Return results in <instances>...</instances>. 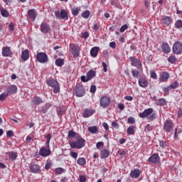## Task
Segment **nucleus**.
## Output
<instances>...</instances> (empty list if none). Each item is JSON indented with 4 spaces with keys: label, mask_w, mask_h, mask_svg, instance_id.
<instances>
[{
    "label": "nucleus",
    "mask_w": 182,
    "mask_h": 182,
    "mask_svg": "<svg viewBox=\"0 0 182 182\" xmlns=\"http://www.w3.org/2000/svg\"><path fill=\"white\" fill-rule=\"evenodd\" d=\"M175 28H176V29H181V28H182V21L181 20H177L175 22Z\"/></svg>",
    "instance_id": "a19ab883"
},
{
    "label": "nucleus",
    "mask_w": 182,
    "mask_h": 182,
    "mask_svg": "<svg viewBox=\"0 0 182 182\" xmlns=\"http://www.w3.org/2000/svg\"><path fill=\"white\" fill-rule=\"evenodd\" d=\"M102 67H103V70L106 73L107 72V65L105 62H102Z\"/></svg>",
    "instance_id": "052dcab7"
},
{
    "label": "nucleus",
    "mask_w": 182,
    "mask_h": 182,
    "mask_svg": "<svg viewBox=\"0 0 182 182\" xmlns=\"http://www.w3.org/2000/svg\"><path fill=\"white\" fill-rule=\"evenodd\" d=\"M29 168L31 172L34 173L35 174L41 173V166L38 164H31Z\"/></svg>",
    "instance_id": "dca6fc26"
},
{
    "label": "nucleus",
    "mask_w": 182,
    "mask_h": 182,
    "mask_svg": "<svg viewBox=\"0 0 182 182\" xmlns=\"http://www.w3.org/2000/svg\"><path fill=\"white\" fill-rule=\"evenodd\" d=\"M174 129V123L171 119H167L164 124V129L166 133H170Z\"/></svg>",
    "instance_id": "1a4fd4ad"
},
{
    "label": "nucleus",
    "mask_w": 182,
    "mask_h": 182,
    "mask_svg": "<svg viewBox=\"0 0 182 182\" xmlns=\"http://www.w3.org/2000/svg\"><path fill=\"white\" fill-rule=\"evenodd\" d=\"M70 157H72L73 159H74V160H76V159H77L78 154H77V152H75V151H71L70 152Z\"/></svg>",
    "instance_id": "c03bdc74"
},
{
    "label": "nucleus",
    "mask_w": 182,
    "mask_h": 182,
    "mask_svg": "<svg viewBox=\"0 0 182 182\" xmlns=\"http://www.w3.org/2000/svg\"><path fill=\"white\" fill-rule=\"evenodd\" d=\"M8 96H9V94L8 92H3L1 95H0V100L4 101L5 100V99H6V97H8Z\"/></svg>",
    "instance_id": "37998d69"
},
{
    "label": "nucleus",
    "mask_w": 182,
    "mask_h": 182,
    "mask_svg": "<svg viewBox=\"0 0 182 182\" xmlns=\"http://www.w3.org/2000/svg\"><path fill=\"white\" fill-rule=\"evenodd\" d=\"M167 101L164 98H160L156 101V106H166Z\"/></svg>",
    "instance_id": "2f4dec72"
},
{
    "label": "nucleus",
    "mask_w": 182,
    "mask_h": 182,
    "mask_svg": "<svg viewBox=\"0 0 182 182\" xmlns=\"http://www.w3.org/2000/svg\"><path fill=\"white\" fill-rule=\"evenodd\" d=\"M27 143H31V140H33V136H32V134L28 135L26 138Z\"/></svg>",
    "instance_id": "3c124183"
},
{
    "label": "nucleus",
    "mask_w": 182,
    "mask_h": 182,
    "mask_svg": "<svg viewBox=\"0 0 182 182\" xmlns=\"http://www.w3.org/2000/svg\"><path fill=\"white\" fill-rule=\"evenodd\" d=\"M6 154L9 156L11 160H16V157H18V154L14 151L7 152Z\"/></svg>",
    "instance_id": "473e14b6"
},
{
    "label": "nucleus",
    "mask_w": 182,
    "mask_h": 182,
    "mask_svg": "<svg viewBox=\"0 0 182 182\" xmlns=\"http://www.w3.org/2000/svg\"><path fill=\"white\" fill-rule=\"evenodd\" d=\"M76 141H69V144L71 149H80L82 147H85L86 145V140L82 137V136H78V137L75 138Z\"/></svg>",
    "instance_id": "f03ea898"
},
{
    "label": "nucleus",
    "mask_w": 182,
    "mask_h": 182,
    "mask_svg": "<svg viewBox=\"0 0 182 182\" xmlns=\"http://www.w3.org/2000/svg\"><path fill=\"white\" fill-rule=\"evenodd\" d=\"M0 11L1 16H4V18H8V16H9V11H8V10L4 8H0Z\"/></svg>",
    "instance_id": "e433bc0d"
},
{
    "label": "nucleus",
    "mask_w": 182,
    "mask_h": 182,
    "mask_svg": "<svg viewBox=\"0 0 182 182\" xmlns=\"http://www.w3.org/2000/svg\"><path fill=\"white\" fill-rule=\"evenodd\" d=\"M168 62H169V63H172V64L176 63V62H177V58H176V56H174V55H171L168 58Z\"/></svg>",
    "instance_id": "ea45409f"
},
{
    "label": "nucleus",
    "mask_w": 182,
    "mask_h": 182,
    "mask_svg": "<svg viewBox=\"0 0 182 182\" xmlns=\"http://www.w3.org/2000/svg\"><path fill=\"white\" fill-rule=\"evenodd\" d=\"M138 83L141 87H147L149 86V81L146 78H139Z\"/></svg>",
    "instance_id": "b1692460"
},
{
    "label": "nucleus",
    "mask_w": 182,
    "mask_h": 182,
    "mask_svg": "<svg viewBox=\"0 0 182 182\" xmlns=\"http://www.w3.org/2000/svg\"><path fill=\"white\" fill-rule=\"evenodd\" d=\"M27 15L30 18L32 19V21H35V19H36L38 13H36V11L35 9H30L28 11Z\"/></svg>",
    "instance_id": "412c9836"
},
{
    "label": "nucleus",
    "mask_w": 182,
    "mask_h": 182,
    "mask_svg": "<svg viewBox=\"0 0 182 182\" xmlns=\"http://www.w3.org/2000/svg\"><path fill=\"white\" fill-rule=\"evenodd\" d=\"M65 168H56L54 170V173H55V174H58V176H60V174H63V173H65Z\"/></svg>",
    "instance_id": "4c0bfd02"
},
{
    "label": "nucleus",
    "mask_w": 182,
    "mask_h": 182,
    "mask_svg": "<svg viewBox=\"0 0 182 182\" xmlns=\"http://www.w3.org/2000/svg\"><path fill=\"white\" fill-rule=\"evenodd\" d=\"M6 136L7 137H14V132L11 130L8 131L6 132Z\"/></svg>",
    "instance_id": "680f3d73"
},
{
    "label": "nucleus",
    "mask_w": 182,
    "mask_h": 182,
    "mask_svg": "<svg viewBox=\"0 0 182 182\" xmlns=\"http://www.w3.org/2000/svg\"><path fill=\"white\" fill-rule=\"evenodd\" d=\"M79 181L80 182H85L86 181V176H80Z\"/></svg>",
    "instance_id": "0e129e2a"
},
{
    "label": "nucleus",
    "mask_w": 182,
    "mask_h": 182,
    "mask_svg": "<svg viewBox=\"0 0 182 182\" xmlns=\"http://www.w3.org/2000/svg\"><path fill=\"white\" fill-rule=\"evenodd\" d=\"M40 29L43 33H49L50 32V26L46 22H43L41 24Z\"/></svg>",
    "instance_id": "4468645a"
},
{
    "label": "nucleus",
    "mask_w": 182,
    "mask_h": 182,
    "mask_svg": "<svg viewBox=\"0 0 182 182\" xmlns=\"http://www.w3.org/2000/svg\"><path fill=\"white\" fill-rule=\"evenodd\" d=\"M103 144H104L102 141L97 142L96 144L97 149H100V147H102Z\"/></svg>",
    "instance_id": "338daca9"
},
{
    "label": "nucleus",
    "mask_w": 182,
    "mask_h": 182,
    "mask_svg": "<svg viewBox=\"0 0 182 182\" xmlns=\"http://www.w3.org/2000/svg\"><path fill=\"white\" fill-rule=\"evenodd\" d=\"M65 110L61 108H58L57 109V113L58 114V116H60V117H62V116H63V114H65Z\"/></svg>",
    "instance_id": "a18cd8bd"
},
{
    "label": "nucleus",
    "mask_w": 182,
    "mask_h": 182,
    "mask_svg": "<svg viewBox=\"0 0 182 182\" xmlns=\"http://www.w3.org/2000/svg\"><path fill=\"white\" fill-rule=\"evenodd\" d=\"M36 60L39 62V63H48L49 62V58H48V55L45 53H38L36 55Z\"/></svg>",
    "instance_id": "6e6552de"
},
{
    "label": "nucleus",
    "mask_w": 182,
    "mask_h": 182,
    "mask_svg": "<svg viewBox=\"0 0 182 182\" xmlns=\"http://www.w3.org/2000/svg\"><path fill=\"white\" fill-rule=\"evenodd\" d=\"M129 61L131 62L132 66H134L135 68H137V69H140V68H141V61H140L136 57H129Z\"/></svg>",
    "instance_id": "ddd939ff"
},
{
    "label": "nucleus",
    "mask_w": 182,
    "mask_h": 182,
    "mask_svg": "<svg viewBox=\"0 0 182 182\" xmlns=\"http://www.w3.org/2000/svg\"><path fill=\"white\" fill-rule=\"evenodd\" d=\"M1 55L4 58H11V56L14 55V52H12L11 47L4 46L1 50Z\"/></svg>",
    "instance_id": "9d476101"
},
{
    "label": "nucleus",
    "mask_w": 182,
    "mask_h": 182,
    "mask_svg": "<svg viewBox=\"0 0 182 182\" xmlns=\"http://www.w3.org/2000/svg\"><path fill=\"white\" fill-rule=\"evenodd\" d=\"M87 76L90 80H92V79L96 76V72L93 70H90L87 73Z\"/></svg>",
    "instance_id": "72a5a7b5"
},
{
    "label": "nucleus",
    "mask_w": 182,
    "mask_h": 182,
    "mask_svg": "<svg viewBox=\"0 0 182 182\" xmlns=\"http://www.w3.org/2000/svg\"><path fill=\"white\" fill-rule=\"evenodd\" d=\"M161 22L163 23V25H166V26H168L170 23L173 22V19H171V17L170 16H164Z\"/></svg>",
    "instance_id": "5701e85b"
},
{
    "label": "nucleus",
    "mask_w": 182,
    "mask_h": 182,
    "mask_svg": "<svg viewBox=\"0 0 182 182\" xmlns=\"http://www.w3.org/2000/svg\"><path fill=\"white\" fill-rule=\"evenodd\" d=\"M21 59L23 60V62L28 60L29 59V50H25L22 51L21 53Z\"/></svg>",
    "instance_id": "bb28decb"
},
{
    "label": "nucleus",
    "mask_w": 182,
    "mask_h": 182,
    "mask_svg": "<svg viewBox=\"0 0 182 182\" xmlns=\"http://www.w3.org/2000/svg\"><path fill=\"white\" fill-rule=\"evenodd\" d=\"M161 49L162 51L164 52V53H170V52H171V48H170V46L168 45V43H163L161 44Z\"/></svg>",
    "instance_id": "4be33fe9"
},
{
    "label": "nucleus",
    "mask_w": 182,
    "mask_h": 182,
    "mask_svg": "<svg viewBox=\"0 0 182 182\" xmlns=\"http://www.w3.org/2000/svg\"><path fill=\"white\" fill-rule=\"evenodd\" d=\"M82 18H84V19H87L89 18V16H90V11L89 10H87L84 12L82 13Z\"/></svg>",
    "instance_id": "58836bf2"
},
{
    "label": "nucleus",
    "mask_w": 182,
    "mask_h": 182,
    "mask_svg": "<svg viewBox=\"0 0 182 182\" xmlns=\"http://www.w3.org/2000/svg\"><path fill=\"white\" fill-rule=\"evenodd\" d=\"M52 154V151H50V149H49V146H43L40 149L39 151V156H41V157H48L50 156Z\"/></svg>",
    "instance_id": "9b49d317"
},
{
    "label": "nucleus",
    "mask_w": 182,
    "mask_h": 182,
    "mask_svg": "<svg viewBox=\"0 0 182 182\" xmlns=\"http://www.w3.org/2000/svg\"><path fill=\"white\" fill-rule=\"evenodd\" d=\"M90 92L95 93L96 92V85H92L90 87Z\"/></svg>",
    "instance_id": "69168bd1"
},
{
    "label": "nucleus",
    "mask_w": 182,
    "mask_h": 182,
    "mask_svg": "<svg viewBox=\"0 0 182 182\" xmlns=\"http://www.w3.org/2000/svg\"><path fill=\"white\" fill-rule=\"evenodd\" d=\"M81 38H82L83 39H87V38H89V33L84 32L81 33Z\"/></svg>",
    "instance_id": "6e6d98bb"
},
{
    "label": "nucleus",
    "mask_w": 182,
    "mask_h": 182,
    "mask_svg": "<svg viewBox=\"0 0 182 182\" xmlns=\"http://www.w3.org/2000/svg\"><path fill=\"white\" fill-rule=\"evenodd\" d=\"M150 75H151V77H152V79H157V74L156 73V72L151 70L150 71Z\"/></svg>",
    "instance_id": "864d4df0"
},
{
    "label": "nucleus",
    "mask_w": 182,
    "mask_h": 182,
    "mask_svg": "<svg viewBox=\"0 0 182 182\" xmlns=\"http://www.w3.org/2000/svg\"><path fill=\"white\" fill-rule=\"evenodd\" d=\"M171 89H177L178 87L179 84L178 82L175 81L173 83L171 84L170 85Z\"/></svg>",
    "instance_id": "de8ad7c7"
},
{
    "label": "nucleus",
    "mask_w": 182,
    "mask_h": 182,
    "mask_svg": "<svg viewBox=\"0 0 182 182\" xmlns=\"http://www.w3.org/2000/svg\"><path fill=\"white\" fill-rule=\"evenodd\" d=\"M181 129H178V128H176L175 129V132H174V139H177V137H178V134H180V133H181Z\"/></svg>",
    "instance_id": "09e8293b"
},
{
    "label": "nucleus",
    "mask_w": 182,
    "mask_h": 182,
    "mask_svg": "<svg viewBox=\"0 0 182 182\" xmlns=\"http://www.w3.org/2000/svg\"><path fill=\"white\" fill-rule=\"evenodd\" d=\"M110 155V151L106 149H104L100 152L101 159H107Z\"/></svg>",
    "instance_id": "cd10ccee"
},
{
    "label": "nucleus",
    "mask_w": 182,
    "mask_h": 182,
    "mask_svg": "<svg viewBox=\"0 0 182 182\" xmlns=\"http://www.w3.org/2000/svg\"><path fill=\"white\" fill-rule=\"evenodd\" d=\"M102 127H104L105 131L109 132V124H107V123L103 122Z\"/></svg>",
    "instance_id": "bf43d9fd"
},
{
    "label": "nucleus",
    "mask_w": 182,
    "mask_h": 182,
    "mask_svg": "<svg viewBox=\"0 0 182 182\" xmlns=\"http://www.w3.org/2000/svg\"><path fill=\"white\" fill-rule=\"evenodd\" d=\"M130 177L132 178H139L140 177V169L136 168L131 171Z\"/></svg>",
    "instance_id": "aec40b11"
},
{
    "label": "nucleus",
    "mask_w": 182,
    "mask_h": 182,
    "mask_svg": "<svg viewBox=\"0 0 182 182\" xmlns=\"http://www.w3.org/2000/svg\"><path fill=\"white\" fill-rule=\"evenodd\" d=\"M80 79L81 81L84 82H89V80H90L87 76L86 77L85 75L81 76Z\"/></svg>",
    "instance_id": "603ef678"
},
{
    "label": "nucleus",
    "mask_w": 182,
    "mask_h": 182,
    "mask_svg": "<svg viewBox=\"0 0 182 182\" xmlns=\"http://www.w3.org/2000/svg\"><path fill=\"white\" fill-rule=\"evenodd\" d=\"M173 52L176 53V55H180L182 53V43L180 41H177L173 44Z\"/></svg>",
    "instance_id": "f8f14e48"
},
{
    "label": "nucleus",
    "mask_w": 182,
    "mask_h": 182,
    "mask_svg": "<svg viewBox=\"0 0 182 182\" xmlns=\"http://www.w3.org/2000/svg\"><path fill=\"white\" fill-rule=\"evenodd\" d=\"M100 49V48L99 47H94L90 50V55L92 58H97Z\"/></svg>",
    "instance_id": "393cba45"
},
{
    "label": "nucleus",
    "mask_w": 182,
    "mask_h": 182,
    "mask_svg": "<svg viewBox=\"0 0 182 182\" xmlns=\"http://www.w3.org/2000/svg\"><path fill=\"white\" fill-rule=\"evenodd\" d=\"M31 102L33 105L38 106V105H41V103L43 102V100H42V98H41L40 97H33Z\"/></svg>",
    "instance_id": "a878e982"
},
{
    "label": "nucleus",
    "mask_w": 182,
    "mask_h": 182,
    "mask_svg": "<svg viewBox=\"0 0 182 182\" xmlns=\"http://www.w3.org/2000/svg\"><path fill=\"white\" fill-rule=\"evenodd\" d=\"M75 93L77 97H83V96L86 95V90H85L83 85L77 84L75 87Z\"/></svg>",
    "instance_id": "0eeeda50"
},
{
    "label": "nucleus",
    "mask_w": 182,
    "mask_h": 182,
    "mask_svg": "<svg viewBox=\"0 0 182 182\" xmlns=\"http://www.w3.org/2000/svg\"><path fill=\"white\" fill-rule=\"evenodd\" d=\"M144 4H145L146 8H150V1L145 0Z\"/></svg>",
    "instance_id": "774afa93"
},
{
    "label": "nucleus",
    "mask_w": 182,
    "mask_h": 182,
    "mask_svg": "<svg viewBox=\"0 0 182 182\" xmlns=\"http://www.w3.org/2000/svg\"><path fill=\"white\" fill-rule=\"evenodd\" d=\"M77 164H78V166H81L82 167L86 166V159L83 158V157L79 158L77 160Z\"/></svg>",
    "instance_id": "7c9ffc66"
},
{
    "label": "nucleus",
    "mask_w": 182,
    "mask_h": 182,
    "mask_svg": "<svg viewBox=\"0 0 182 182\" xmlns=\"http://www.w3.org/2000/svg\"><path fill=\"white\" fill-rule=\"evenodd\" d=\"M128 123L129 124H134V123H136V120L133 118V117H129L128 118Z\"/></svg>",
    "instance_id": "4d7b16f0"
},
{
    "label": "nucleus",
    "mask_w": 182,
    "mask_h": 182,
    "mask_svg": "<svg viewBox=\"0 0 182 182\" xmlns=\"http://www.w3.org/2000/svg\"><path fill=\"white\" fill-rule=\"evenodd\" d=\"M71 12L73 16H77L80 12V7H74L71 9Z\"/></svg>",
    "instance_id": "c9c22d12"
},
{
    "label": "nucleus",
    "mask_w": 182,
    "mask_h": 182,
    "mask_svg": "<svg viewBox=\"0 0 182 182\" xmlns=\"http://www.w3.org/2000/svg\"><path fill=\"white\" fill-rule=\"evenodd\" d=\"M79 136H80L79 134L76 133L75 131H69L68 132V139H77V137H79Z\"/></svg>",
    "instance_id": "c756f323"
},
{
    "label": "nucleus",
    "mask_w": 182,
    "mask_h": 182,
    "mask_svg": "<svg viewBox=\"0 0 182 182\" xmlns=\"http://www.w3.org/2000/svg\"><path fill=\"white\" fill-rule=\"evenodd\" d=\"M70 52L73 55V58H79V55H80V48L75 43H70Z\"/></svg>",
    "instance_id": "423d86ee"
},
{
    "label": "nucleus",
    "mask_w": 182,
    "mask_h": 182,
    "mask_svg": "<svg viewBox=\"0 0 182 182\" xmlns=\"http://www.w3.org/2000/svg\"><path fill=\"white\" fill-rule=\"evenodd\" d=\"M47 85L53 88V93L55 95L60 92V87H59V82L55 79H50L47 80Z\"/></svg>",
    "instance_id": "7ed1b4c3"
},
{
    "label": "nucleus",
    "mask_w": 182,
    "mask_h": 182,
    "mask_svg": "<svg viewBox=\"0 0 182 182\" xmlns=\"http://www.w3.org/2000/svg\"><path fill=\"white\" fill-rule=\"evenodd\" d=\"M87 130L90 133H92V134H97V133H99V128L96 126L89 127Z\"/></svg>",
    "instance_id": "c85d7f7f"
},
{
    "label": "nucleus",
    "mask_w": 182,
    "mask_h": 182,
    "mask_svg": "<svg viewBox=\"0 0 182 182\" xmlns=\"http://www.w3.org/2000/svg\"><path fill=\"white\" fill-rule=\"evenodd\" d=\"M149 163H159L160 161V156L157 154H152L148 159Z\"/></svg>",
    "instance_id": "f3484780"
},
{
    "label": "nucleus",
    "mask_w": 182,
    "mask_h": 182,
    "mask_svg": "<svg viewBox=\"0 0 182 182\" xmlns=\"http://www.w3.org/2000/svg\"><path fill=\"white\" fill-rule=\"evenodd\" d=\"M112 127H114V129H119V124L117 123V122H112Z\"/></svg>",
    "instance_id": "e2e57ef3"
},
{
    "label": "nucleus",
    "mask_w": 182,
    "mask_h": 182,
    "mask_svg": "<svg viewBox=\"0 0 182 182\" xmlns=\"http://www.w3.org/2000/svg\"><path fill=\"white\" fill-rule=\"evenodd\" d=\"M110 103H112V100L109 96L107 95H102L101 96L100 99V107L103 109H106L107 107H109L110 105Z\"/></svg>",
    "instance_id": "39448f33"
},
{
    "label": "nucleus",
    "mask_w": 182,
    "mask_h": 182,
    "mask_svg": "<svg viewBox=\"0 0 182 182\" xmlns=\"http://www.w3.org/2000/svg\"><path fill=\"white\" fill-rule=\"evenodd\" d=\"M95 111L94 109H85L82 112V116L85 118L90 117L95 114Z\"/></svg>",
    "instance_id": "a211bd4d"
},
{
    "label": "nucleus",
    "mask_w": 182,
    "mask_h": 182,
    "mask_svg": "<svg viewBox=\"0 0 182 182\" xmlns=\"http://www.w3.org/2000/svg\"><path fill=\"white\" fill-rule=\"evenodd\" d=\"M132 73L133 77H135V78H136V79L139 77V70H133L132 71Z\"/></svg>",
    "instance_id": "8fccbe9b"
},
{
    "label": "nucleus",
    "mask_w": 182,
    "mask_h": 182,
    "mask_svg": "<svg viewBox=\"0 0 182 182\" xmlns=\"http://www.w3.org/2000/svg\"><path fill=\"white\" fill-rule=\"evenodd\" d=\"M159 146L162 149H164V148L167 147V144L166 142L163 141H159Z\"/></svg>",
    "instance_id": "13d9d810"
},
{
    "label": "nucleus",
    "mask_w": 182,
    "mask_h": 182,
    "mask_svg": "<svg viewBox=\"0 0 182 182\" xmlns=\"http://www.w3.org/2000/svg\"><path fill=\"white\" fill-rule=\"evenodd\" d=\"M134 133H136V127L131 126L128 127L127 129V134H130L132 136L134 135Z\"/></svg>",
    "instance_id": "f704fd0d"
},
{
    "label": "nucleus",
    "mask_w": 182,
    "mask_h": 182,
    "mask_svg": "<svg viewBox=\"0 0 182 182\" xmlns=\"http://www.w3.org/2000/svg\"><path fill=\"white\" fill-rule=\"evenodd\" d=\"M64 63L63 59L58 58L55 60V65L56 66H62Z\"/></svg>",
    "instance_id": "79ce46f5"
},
{
    "label": "nucleus",
    "mask_w": 182,
    "mask_h": 182,
    "mask_svg": "<svg viewBox=\"0 0 182 182\" xmlns=\"http://www.w3.org/2000/svg\"><path fill=\"white\" fill-rule=\"evenodd\" d=\"M154 112V109L153 108L146 109L144 112L139 114V117L141 119H148V120H154L157 117V114Z\"/></svg>",
    "instance_id": "f257e3e1"
},
{
    "label": "nucleus",
    "mask_w": 182,
    "mask_h": 182,
    "mask_svg": "<svg viewBox=\"0 0 182 182\" xmlns=\"http://www.w3.org/2000/svg\"><path fill=\"white\" fill-rule=\"evenodd\" d=\"M55 18L57 19H63L64 21H68L69 19V15L66 10H56L55 11Z\"/></svg>",
    "instance_id": "20e7f679"
},
{
    "label": "nucleus",
    "mask_w": 182,
    "mask_h": 182,
    "mask_svg": "<svg viewBox=\"0 0 182 182\" xmlns=\"http://www.w3.org/2000/svg\"><path fill=\"white\" fill-rule=\"evenodd\" d=\"M46 146L49 147V143L50 142V139H52V136L50 135V134H48L46 136Z\"/></svg>",
    "instance_id": "49530a36"
},
{
    "label": "nucleus",
    "mask_w": 182,
    "mask_h": 182,
    "mask_svg": "<svg viewBox=\"0 0 182 182\" xmlns=\"http://www.w3.org/2000/svg\"><path fill=\"white\" fill-rule=\"evenodd\" d=\"M128 28L127 24H124L120 28L119 31L122 33H123V32H124V31H126Z\"/></svg>",
    "instance_id": "5fc2aeb1"
},
{
    "label": "nucleus",
    "mask_w": 182,
    "mask_h": 182,
    "mask_svg": "<svg viewBox=\"0 0 182 182\" xmlns=\"http://www.w3.org/2000/svg\"><path fill=\"white\" fill-rule=\"evenodd\" d=\"M9 95H15L18 92V87L16 85H11L9 87L6 91Z\"/></svg>",
    "instance_id": "6ab92c4d"
},
{
    "label": "nucleus",
    "mask_w": 182,
    "mask_h": 182,
    "mask_svg": "<svg viewBox=\"0 0 182 182\" xmlns=\"http://www.w3.org/2000/svg\"><path fill=\"white\" fill-rule=\"evenodd\" d=\"M170 78V74L167 72H162L159 75V82H167L168 79Z\"/></svg>",
    "instance_id": "2eb2a0df"
}]
</instances>
